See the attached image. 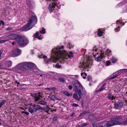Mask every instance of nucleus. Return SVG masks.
<instances>
[{"label":"nucleus","instance_id":"19","mask_svg":"<svg viewBox=\"0 0 127 127\" xmlns=\"http://www.w3.org/2000/svg\"><path fill=\"white\" fill-rule=\"evenodd\" d=\"M6 102V101L5 100H3L0 102V108Z\"/></svg>","mask_w":127,"mask_h":127},{"label":"nucleus","instance_id":"25","mask_svg":"<svg viewBox=\"0 0 127 127\" xmlns=\"http://www.w3.org/2000/svg\"><path fill=\"white\" fill-rule=\"evenodd\" d=\"M89 64H82V68H85L86 67H87L89 66Z\"/></svg>","mask_w":127,"mask_h":127},{"label":"nucleus","instance_id":"2","mask_svg":"<svg viewBox=\"0 0 127 127\" xmlns=\"http://www.w3.org/2000/svg\"><path fill=\"white\" fill-rule=\"evenodd\" d=\"M37 22V19L36 17L34 16H32L30 18L28 22L25 26L22 28L23 31H27L30 29L32 27H30L31 24H34Z\"/></svg>","mask_w":127,"mask_h":127},{"label":"nucleus","instance_id":"58","mask_svg":"<svg viewBox=\"0 0 127 127\" xmlns=\"http://www.w3.org/2000/svg\"><path fill=\"white\" fill-rule=\"evenodd\" d=\"M105 124L104 125V126L102 125H100L98 126V127H106L105 126Z\"/></svg>","mask_w":127,"mask_h":127},{"label":"nucleus","instance_id":"9","mask_svg":"<svg viewBox=\"0 0 127 127\" xmlns=\"http://www.w3.org/2000/svg\"><path fill=\"white\" fill-rule=\"evenodd\" d=\"M32 108L34 109V112H36L39 110H41V107L38 104L36 105L34 104L32 105Z\"/></svg>","mask_w":127,"mask_h":127},{"label":"nucleus","instance_id":"37","mask_svg":"<svg viewBox=\"0 0 127 127\" xmlns=\"http://www.w3.org/2000/svg\"><path fill=\"white\" fill-rule=\"evenodd\" d=\"M7 41V40H0V43H1L4 42H5Z\"/></svg>","mask_w":127,"mask_h":127},{"label":"nucleus","instance_id":"49","mask_svg":"<svg viewBox=\"0 0 127 127\" xmlns=\"http://www.w3.org/2000/svg\"><path fill=\"white\" fill-rule=\"evenodd\" d=\"M84 103H83V101L82 100V101H81V106H82V107L83 108L84 107Z\"/></svg>","mask_w":127,"mask_h":127},{"label":"nucleus","instance_id":"17","mask_svg":"<svg viewBox=\"0 0 127 127\" xmlns=\"http://www.w3.org/2000/svg\"><path fill=\"white\" fill-rule=\"evenodd\" d=\"M63 94L67 96H71L72 95L71 94H69L66 91H64L63 92Z\"/></svg>","mask_w":127,"mask_h":127},{"label":"nucleus","instance_id":"22","mask_svg":"<svg viewBox=\"0 0 127 127\" xmlns=\"http://www.w3.org/2000/svg\"><path fill=\"white\" fill-rule=\"evenodd\" d=\"M114 107L115 109H118V107H119V104L115 103L114 104Z\"/></svg>","mask_w":127,"mask_h":127},{"label":"nucleus","instance_id":"7","mask_svg":"<svg viewBox=\"0 0 127 127\" xmlns=\"http://www.w3.org/2000/svg\"><path fill=\"white\" fill-rule=\"evenodd\" d=\"M21 52V50L18 48L13 50L12 51L11 53L14 56H16L19 55Z\"/></svg>","mask_w":127,"mask_h":127},{"label":"nucleus","instance_id":"13","mask_svg":"<svg viewBox=\"0 0 127 127\" xmlns=\"http://www.w3.org/2000/svg\"><path fill=\"white\" fill-rule=\"evenodd\" d=\"M103 34V32L101 29H99L98 30V33L97 35L99 36H102Z\"/></svg>","mask_w":127,"mask_h":127},{"label":"nucleus","instance_id":"38","mask_svg":"<svg viewBox=\"0 0 127 127\" xmlns=\"http://www.w3.org/2000/svg\"><path fill=\"white\" fill-rule=\"evenodd\" d=\"M88 125V124L87 123H84L83 124L82 126V127H86Z\"/></svg>","mask_w":127,"mask_h":127},{"label":"nucleus","instance_id":"1","mask_svg":"<svg viewBox=\"0 0 127 127\" xmlns=\"http://www.w3.org/2000/svg\"><path fill=\"white\" fill-rule=\"evenodd\" d=\"M53 51L55 52H56V56H58L57 59H64L66 58V57L67 56L68 57L70 58L71 57H73V55L70 54H67L64 50L62 51L60 48L57 47L52 50Z\"/></svg>","mask_w":127,"mask_h":127},{"label":"nucleus","instance_id":"18","mask_svg":"<svg viewBox=\"0 0 127 127\" xmlns=\"http://www.w3.org/2000/svg\"><path fill=\"white\" fill-rule=\"evenodd\" d=\"M28 110L29 112L31 114L33 112H34V109L31 107L29 108L28 109Z\"/></svg>","mask_w":127,"mask_h":127},{"label":"nucleus","instance_id":"15","mask_svg":"<svg viewBox=\"0 0 127 127\" xmlns=\"http://www.w3.org/2000/svg\"><path fill=\"white\" fill-rule=\"evenodd\" d=\"M79 98L76 94H74L73 95V97L77 101H79V100L81 99L79 98Z\"/></svg>","mask_w":127,"mask_h":127},{"label":"nucleus","instance_id":"24","mask_svg":"<svg viewBox=\"0 0 127 127\" xmlns=\"http://www.w3.org/2000/svg\"><path fill=\"white\" fill-rule=\"evenodd\" d=\"M52 100L53 99H56L58 100H61V99L60 98H58L56 97L54 95H52Z\"/></svg>","mask_w":127,"mask_h":127},{"label":"nucleus","instance_id":"53","mask_svg":"<svg viewBox=\"0 0 127 127\" xmlns=\"http://www.w3.org/2000/svg\"><path fill=\"white\" fill-rule=\"evenodd\" d=\"M47 89V90H49V91H50L52 90V88H47L45 89Z\"/></svg>","mask_w":127,"mask_h":127},{"label":"nucleus","instance_id":"56","mask_svg":"<svg viewBox=\"0 0 127 127\" xmlns=\"http://www.w3.org/2000/svg\"><path fill=\"white\" fill-rule=\"evenodd\" d=\"M106 85V83H104L103 84V85L102 86H101L102 87L104 88V86H105V85Z\"/></svg>","mask_w":127,"mask_h":127},{"label":"nucleus","instance_id":"6","mask_svg":"<svg viewBox=\"0 0 127 127\" xmlns=\"http://www.w3.org/2000/svg\"><path fill=\"white\" fill-rule=\"evenodd\" d=\"M35 65L34 64H24L19 67L20 70L23 71H26V70H30L35 69Z\"/></svg>","mask_w":127,"mask_h":127},{"label":"nucleus","instance_id":"41","mask_svg":"<svg viewBox=\"0 0 127 127\" xmlns=\"http://www.w3.org/2000/svg\"><path fill=\"white\" fill-rule=\"evenodd\" d=\"M114 97L113 96H111L110 99H111V100H113L115 99V97Z\"/></svg>","mask_w":127,"mask_h":127},{"label":"nucleus","instance_id":"50","mask_svg":"<svg viewBox=\"0 0 127 127\" xmlns=\"http://www.w3.org/2000/svg\"><path fill=\"white\" fill-rule=\"evenodd\" d=\"M3 52V51L2 50H0V57L1 56V55Z\"/></svg>","mask_w":127,"mask_h":127},{"label":"nucleus","instance_id":"34","mask_svg":"<svg viewBox=\"0 0 127 127\" xmlns=\"http://www.w3.org/2000/svg\"><path fill=\"white\" fill-rule=\"evenodd\" d=\"M111 95L110 93H108L107 96V98L108 99H110Z\"/></svg>","mask_w":127,"mask_h":127},{"label":"nucleus","instance_id":"40","mask_svg":"<svg viewBox=\"0 0 127 127\" xmlns=\"http://www.w3.org/2000/svg\"><path fill=\"white\" fill-rule=\"evenodd\" d=\"M38 32H36L35 34V38H37L38 35Z\"/></svg>","mask_w":127,"mask_h":127},{"label":"nucleus","instance_id":"36","mask_svg":"<svg viewBox=\"0 0 127 127\" xmlns=\"http://www.w3.org/2000/svg\"><path fill=\"white\" fill-rule=\"evenodd\" d=\"M72 106L73 107H77L79 106V105L75 103H74L72 104Z\"/></svg>","mask_w":127,"mask_h":127},{"label":"nucleus","instance_id":"12","mask_svg":"<svg viewBox=\"0 0 127 127\" xmlns=\"http://www.w3.org/2000/svg\"><path fill=\"white\" fill-rule=\"evenodd\" d=\"M37 103L41 105H45L46 104L47 102L45 101H40L37 102Z\"/></svg>","mask_w":127,"mask_h":127},{"label":"nucleus","instance_id":"62","mask_svg":"<svg viewBox=\"0 0 127 127\" xmlns=\"http://www.w3.org/2000/svg\"><path fill=\"white\" fill-rule=\"evenodd\" d=\"M15 82L16 83L18 84H20V83L19 82H18L17 81H15Z\"/></svg>","mask_w":127,"mask_h":127},{"label":"nucleus","instance_id":"20","mask_svg":"<svg viewBox=\"0 0 127 127\" xmlns=\"http://www.w3.org/2000/svg\"><path fill=\"white\" fill-rule=\"evenodd\" d=\"M50 108L48 106H47L46 107H41V110H43L45 111H47V110H48V109H50Z\"/></svg>","mask_w":127,"mask_h":127},{"label":"nucleus","instance_id":"63","mask_svg":"<svg viewBox=\"0 0 127 127\" xmlns=\"http://www.w3.org/2000/svg\"><path fill=\"white\" fill-rule=\"evenodd\" d=\"M50 9H49V11H50V12H52L53 11V10L52 9V8H50Z\"/></svg>","mask_w":127,"mask_h":127},{"label":"nucleus","instance_id":"47","mask_svg":"<svg viewBox=\"0 0 127 127\" xmlns=\"http://www.w3.org/2000/svg\"><path fill=\"white\" fill-rule=\"evenodd\" d=\"M69 89L70 90H71L72 88V86L71 85H69L68 86Z\"/></svg>","mask_w":127,"mask_h":127},{"label":"nucleus","instance_id":"32","mask_svg":"<svg viewBox=\"0 0 127 127\" xmlns=\"http://www.w3.org/2000/svg\"><path fill=\"white\" fill-rule=\"evenodd\" d=\"M57 116H55L52 119L53 121H56L57 120Z\"/></svg>","mask_w":127,"mask_h":127},{"label":"nucleus","instance_id":"46","mask_svg":"<svg viewBox=\"0 0 127 127\" xmlns=\"http://www.w3.org/2000/svg\"><path fill=\"white\" fill-rule=\"evenodd\" d=\"M120 28V27L119 26H118V28L116 29V30H117V31H116V32L118 31L119 30H120V29H119ZM115 30L116 31V29H115Z\"/></svg>","mask_w":127,"mask_h":127},{"label":"nucleus","instance_id":"10","mask_svg":"<svg viewBox=\"0 0 127 127\" xmlns=\"http://www.w3.org/2000/svg\"><path fill=\"white\" fill-rule=\"evenodd\" d=\"M93 63V61L89 58H87L83 60L82 64H91Z\"/></svg>","mask_w":127,"mask_h":127},{"label":"nucleus","instance_id":"23","mask_svg":"<svg viewBox=\"0 0 127 127\" xmlns=\"http://www.w3.org/2000/svg\"><path fill=\"white\" fill-rule=\"evenodd\" d=\"M65 79L64 78H60L58 79V80L60 82L63 83L65 81Z\"/></svg>","mask_w":127,"mask_h":127},{"label":"nucleus","instance_id":"64","mask_svg":"<svg viewBox=\"0 0 127 127\" xmlns=\"http://www.w3.org/2000/svg\"><path fill=\"white\" fill-rule=\"evenodd\" d=\"M74 113H72L71 114V116H73V115H74Z\"/></svg>","mask_w":127,"mask_h":127},{"label":"nucleus","instance_id":"54","mask_svg":"<svg viewBox=\"0 0 127 127\" xmlns=\"http://www.w3.org/2000/svg\"><path fill=\"white\" fill-rule=\"evenodd\" d=\"M118 23H122V22L121 21L119 20H118L117 21V24Z\"/></svg>","mask_w":127,"mask_h":127},{"label":"nucleus","instance_id":"52","mask_svg":"<svg viewBox=\"0 0 127 127\" xmlns=\"http://www.w3.org/2000/svg\"><path fill=\"white\" fill-rule=\"evenodd\" d=\"M105 89V88L102 87H101V86L100 87V88L101 91H102L103 90Z\"/></svg>","mask_w":127,"mask_h":127},{"label":"nucleus","instance_id":"16","mask_svg":"<svg viewBox=\"0 0 127 127\" xmlns=\"http://www.w3.org/2000/svg\"><path fill=\"white\" fill-rule=\"evenodd\" d=\"M103 57V56L102 55H100L97 58H95V60L97 61H99L102 60Z\"/></svg>","mask_w":127,"mask_h":127},{"label":"nucleus","instance_id":"48","mask_svg":"<svg viewBox=\"0 0 127 127\" xmlns=\"http://www.w3.org/2000/svg\"><path fill=\"white\" fill-rule=\"evenodd\" d=\"M47 57L45 55H43L42 58H43L44 59H47Z\"/></svg>","mask_w":127,"mask_h":127},{"label":"nucleus","instance_id":"21","mask_svg":"<svg viewBox=\"0 0 127 127\" xmlns=\"http://www.w3.org/2000/svg\"><path fill=\"white\" fill-rule=\"evenodd\" d=\"M124 103L122 101H120L119 102V105L120 107H122L124 105Z\"/></svg>","mask_w":127,"mask_h":127},{"label":"nucleus","instance_id":"39","mask_svg":"<svg viewBox=\"0 0 127 127\" xmlns=\"http://www.w3.org/2000/svg\"><path fill=\"white\" fill-rule=\"evenodd\" d=\"M84 75H85V76H86L87 75V74L85 72H84V73H81V76H83Z\"/></svg>","mask_w":127,"mask_h":127},{"label":"nucleus","instance_id":"5","mask_svg":"<svg viewBox=\"0 0 127 127\" xmlns=\"http://www.w3.org/2000/svg\"><path fill=\"white\" fill-rule=\"evenodd\" d=\"M15 39L20 45H26L29 43V41L26 38L19 35H17L15 37Z\"/></svg>","mask_w":127,"mask_h":127},{"label":"nucleus","instance_id":"31","mask_svg":"<svg viewBox=\"0 0 127 127\" xmlns=\"http://www.w3.org/2000/svg\"><path fill=\"white\" fill-rule=\"evenodd\" d=\"M61 66L59 64H56L55 66V67L57 68H60L61 67Z\"/></svg>","mask_w":127,"mask_h":127},{"label":"nucleus","instance_id":"8","mask_svg":"<svg viewBox=\"0 0 127 127\" xmlns=\"http://www.w3.org/2000/svg\"><path fill=\"white\" fill-rule=\"evenodd\" d=\"M54 49H53L52 50V53H53L55 55L53 57H51L50 58V61H51L52 62H53V63H54V62L56 63V61L57 60H59L60 59H57L58 57L59 56V55L57 56H56V52H54V51H52Z\"/></svg>","mask_w":127,"mask_h":127},{"label":"nucleus","instance_id":"57","mask_svg":"<svg viewBox=\"0 0 127 127\" xmlns=\"http://www.w3.org/2000/svg\"><path fill=\"white\" fill-rule=\"evenodd\" d=\"M48 97L49 98L51 99L52 100V96H51V95H49L48 96Z\"/></svg>","mask_w":127,"mask_h":127},{"label":"nucleus","instance_id":"43","mask_svg":"<svg viewBox=\"0 0 127 127\" xmlns=\"http://www.w3.org/2000/svg\"><path fill=\"white\" fill-rule=\"evenodd\" d=\"M0 23L1 24H2L3 26L4 25V23L2 20H1L0 21Z\"/></svg>","mask_w":127,"mask_h":127},{"label":"nucleus","instance_id":"51","mask_svg":"<svg viewBox=\"0 0 127 127\" xmlns=\"http://www.w3.org/2000/svg\"><path fill=\"white\" fill-rule=\"evenodd\" d=\"M100 91H101L100 89H98V90H97L96 91V93H97L98 92H99Z\"/></svg>","mask_w":127,"mask_h":127},{"label":"nucleus","instance_id":"59","mask_svg":"<svg viewBox=\"0 0 127 127\" xmlns=\"http://www.w3.org/2000/svg\"><path fill=\"white\" fill-rule=\"evenodd\" d=\"M43 55H40L38 56V57L39 58H42V57Z\"/></svg>","mask_w":127,"mask_h":127},{"label":"nucleus","instance_id":"11","mask_svg":"<svg viewBox=\"0 0 127 127\" xmlns=\"http://www.w3.org/2000/svg\"><path fill=\"white\" fill-rule=\"evenodd\" d=\"M115 125L113 123V122L111 120L108 121L105 124V126L106 127H110L111 126Z\"/></svg>","mask_w":127,"mask_h":127},{"label":"nucleus","instance_id":"44","mask_svg":"<svg viewBox=\"0 0 127 127\" xmlns=\"http://www.w3.org/2000/svg\"><path fill=\"white\" fill-rule=\"evenodd\" d=\"M49 8H53V6L52 5L50 4L49 5Z\"/></svg>","mask_w":127,"mask_h":127},{"label":"nucleus","instance_id":"3","mask_svg":"<svg viewBox=\"0 0 127 127\" xmlns=\"http://www.w3.org/2000/svg\"><path fill=\"white\" fill-rule=\"evenodd\" d=\"M122 118V117L120 116H116L111 119L115 125H118L123 126L127 125V119L123 120L121 121H119Z\"/></svg>","mask_w":127,"mask_h":127},{"label":"nucleus","instance_id":"26","mask_svg":"<svg viewBox=\"0 0 127 127\" xmlns=\"http://www.w3.org/2000/svg\"><path fill=\"white\" fill-rule=\"evenodd\" d=\"M31 95L33 97L36 98V97H37V95H38V94H37V93H35V94H32V93H31Z\"/></svg>","mask_w":127,"mask_h":127},{"label":"nucleus","instance_id":"35","mask_svg":"<svg viewBox=\"0 0 127 127\" xmlns=\"http://www.w3.org/2000/svg\"><path fill=\"white\" fill-rule=\"evenodd\" d=\"M52 5L53 6V8L55 7V6H57V4L56 3L53 2L52 3Z\"/></svg>","mask_w":127,"mask_h":127},{"label":"nucleus","instance_id":"45","mask_svg":"<svg viewBox=\"0 0 127 127\" xmlns=\"http://www.w3.org/2000/svg\"><path fill=\"white\" fill-rule=\"evenodd\" d=\"M47 1H52L53 2H56V0H46Z\"/></svg>","mask_w":127,"mask_h":127},{"label":"nucleus","instance_id":"27","mask_svg":"<svg viewBox=\"0 0 127 127\" xmlns=\"http://www.w3.org/2000/svg\"><path fill=\"white\" fill-rule=\"evenodd\" d=\"M118 76L116 74L115 75H113L112 77L110 78H109V80L110 79H113L116 77H117Z\"/></svg>","mask_w":127,"mask_h":127},{"label":"nucleus","instance_id":"42","mask_svg":"<svg viewBox=\"0 0 127 127\" xmlns=\"http://www.w3.org/2000/svg\"><path fill=\"white\" fill-rule=\"evenodd\" d=\"M124 71L125 72H127V69H123L121 70L120 71Z\"/></svg>","mask_w":127,"mask_h":127},{"label":"nucleus","instance_id":"55","mask_svg":"<svg viewBox=\"0 0 127 127\" xmlns=\"http://www.w3.org/2000/svg\"><path fill=\"white\" fill-rule=\"evenodd\" d=\"M92 126L93 127H96V125L94 124H92Z\"/></svg>","mask_w":127,"mask_h":127},{"label":"nucleus","instance_id":"29","mask_svg":"<svg viewBox=\"0 0 127 127\" xmlns=\"http://www.w3.org/2000/svg\"><path fill=\"white\" fill-rule=\"evenodd\" d=\"M41 94V93L40 92H39V93H37V94H38V95H37V96H38L39 97L42 98L43 97L42 96V95L40 94Z\"/></svg>","mask_w":127,"mask_h":127},{"label":"nucleus","instance_id":"61","mask_svg":"<svg viewBox=\"0 0 127 127\" xmlns=\"http://www.w3.org/2000/svg\"><path fill=\"white\" fill-rule=\"evenodd\" d=\"M52 90H56V88L55 87H53L52 88Z\"/></svg>","mask_w":127,"mask_h":127},{"label":"nucleus","instance_id":"28","mask_svg":"<svg viewBox=\"0 0 127 127\" xmlns=\"http://www.w3.org/2000/svg\"><path fill=\"white\" fill-rule=\"evenodd\" d=\"M117 59H115L114 58H112V62L113 63H115L117 61Z\"/></svg>","mask_w":127,"mask_h":127},{"label":"nucleus","instance_id":"30","mask_svg":"<svg viewBox=\"0 0 127 127\" xmlns=\"http://www.w3.org/2000/svg\"><path fill=\"white\" fill-rule=\"evenodd\" d=\"M45 30L44 29H43L42 30L40 31V32L41 33H42L43 34L45 33Z\"/></svg>","mask_w":127,"mask_h":127},{"label":"nucleus","instance_id":"4","mask_svg":"<svg viewBox=\"0 0 127 127\" xmlns=\"http://www.w3.org/2000/svg\"><path fill=\"white\" fill-rule=\"evenodd\" d=\"M75 92L79 96V98H81V95L82 94L81 90H83V87L80 83L78 81H76L73 84Z\"/></svg>","mask_w":127,"mask_h":127},{"label":"nucleus","instance_id":"33","mask_svg":"<svg viewBox=\"0 0 127 127\" xmlns=\"http://www.w3.org/2000/svg\"><path fill=\"white\" fill-rule=\"evenodd\" d=\"M40 99V98L38 96H37L35 99V101H38Z\"/></svg>","mask_w":127,"mask_h":127},{"label":"nucleus","instance_id":"14","mask_svg":"<svg viewBox=\"0 0 127 127\" xmlns=\"http://www.w3.org/2000/svg\"><path fill=\"white\" fill-rule=\"evenodd\" d=\"M90 112L89 110L87 111H83L82 113L80 114L79 116H83L89 113Z\"/></svg>","mask_w":127,"mask_h":127},{"label":"nucleus","instance_id":"60","mask_svg":"<svg viewBox=\"0 0 127 127\" xmlns=\"http://www.w3.org/2000/svg\"><path fill=\"white\" fill-rule=\"evenodd\" d=\"M25 114L26 115H28L29 113L27 112H25Z\"/></svg>","mask_w":127,"mask_h":127}]
</instances>
